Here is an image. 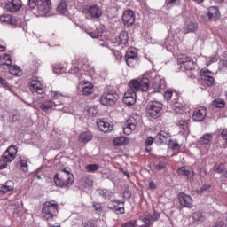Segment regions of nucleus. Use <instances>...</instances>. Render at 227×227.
<instances>
[{"label": "nucleus", "instance_id": "f257e3e1", "mask_svg": "<svg viewBox=\"0 0 227 227\" xmlns=\"http://www.w3.org/2000/svg\"><path fill=\"white\" fill-rule=\"evenodd\" d=\"M150 84H152L154 93H160L162 90H166V80L155 71L146 72L142 79L131 80L132 88L141 90V91H148Z\"/></svg>", "mask_w": 227, "mask_h": 227}, {"label": "nucleus", "instance_id": "f03ea898", "mask_svg": "<svg viewBox=\"0 0 227 227\" xmlns=\"http://www.w3.org/2000/svg\"><path fill=\"white\" fill-rule=\"evenodd\" d=\"M94 70L88 63H84V60L81 59H75L72 61V67L69 70V74L76 75L78 79H82L84 75H90Z\"/></svg>", "mask_w": 227, "mask_h": 227}, {"label": "nucleus", "instance_id": "7ed1b4c3", "mask_svg": "<svg viewBox=\"0 0 227 227\" xmlns=\"http://www.w3.org/2000/svg\"><path fill=\"white\" fill-rule=\"evenodd\" d=\"M164 98L168 104H170V107L174 113H176V114H183L185 112V107H184V105L178 102V92L167 90L164 92Z\"/></svg>", "mask_w": 227, "mask_h": 227}, {"label": "nucleus", "instance_id": "20e7f679", "mask_svg": "<svg viewBox=\"0 0 227 227\" xmlns=\"http://www.w3.org/2000/svg\"><path fill=\"white\" fill-rule=\"evenodd\" d=\"M35 106H37L41 111L47 113L49 110L53 109V111H62L63 113H68V108L59 107V105L54 102L52 99L45 100V95L43 98H37L34 100Z\"/></svg>", "mask_w": 227, "mask_h": 227}, {"label": "nucleus", "instance_id": "39448f33", "mask_svg": "<svg viewBox=\"0 0 227 227\" xmlns=\"http://www.w3.org/2000/svg\"><path fill=\"white\" fill-rule=\"evenodd\" d=\"M178 63L181 68L186 70V74L191 79H196L200 75V71L194 68V60H192V58L187 56L180 58Z\"/></svg>", "mask_w": 227, "mask_h": 227}, {"label": "nucleus", "instance_id": "423d86ee", "mask_svg": "<svg viewBox=\"0 0 227 227\" xmlns=\"http://www.w3.org/2000/svg\"><path fill=\"white\" fill-rule=\"evenodd\" d=\"M29 90L37 98H43L45 95V88L43 87V83L40 77L32 76L30 78Z\"/></svg>", "mask_w": 227, "mask_h": 227}, {"label": "nucleus", "instance_id": "0eeeda50", "mask_svg": "<svg viewBox=\"0 0 227 227\" xmlns=\"http://www.w3.org/2000/svg\"><path fill=\"white\" fill-rule=\"evenodd\" d=\"M42 212L44 219H46L47 221L54 219V217H58V214L59 212V206L54 200L46 201L43 206Z\"/></svg>", "mask_w": 227, "mask_h": 227}, {"label": "nucleus", "instance_id": "6e6552de", "mask_svg": "<svg viewBox=\"0 0 227 227\" xmlns=\"http://www.w3.org/2000/svg\"><path fill=\"white\" fill-rule=\"evenodd\" d=\"M164 105L159 101H149L146 105V112L150 118L153 120H157V118H160L162 114V108Z\"/></svg>", "mask_w": 227, "mask_h": 227}, {"label": "nucleus", "instance_id": "1a4fd4ad", "mask_svg": "<svg viewBox=\"0 0 227 227\" xmlns=\"http://www.w3.org/2000/svg\"><path fill=\"white\" fill-rule=\"evenodd\" d=\"M119 98L120 95L115 90H106L100 97V103L102 106H114Z\"/></svg>", "mask_w": 227, "mask_h": 227}, {"label": "nucleus", "instance_id": "9d476101", "mask_svg": "<svg viewBox=\"0 0 227 227\" xmlns=\"http://www.w3.org/2000/svg\"><path fill=\"white\" fill-rule=\"evenodd\" d=\"M0 21L3 24H9L12 27H22L23 31L27 29L25 21H21L20 20H17L15 17H12L10 14H4L0 17Z\"/></svg>", "mask_w": 227, "mask_h": 227}, {"label": "nucleus", "instance_id": "9b49d317", "mask_svg": "<svg viewBox=\"0 0 227 227\" xmlns=\"http://www.w3.org/2000/svg\"><path fill=\"white\" fill-rule=\"evenodd\" d=\"M37 17H47L49 13H51V10H52V4L51 0H39L38 4L35 8Z\"/></svg>", "mask_w": 227, "mask_h": 227}, {"label": "nucleus", "instance_id": "f8f14e48", "mask_svg": "<svg viewBox=\"0 0 227 227\" xmlns=\"http://www.w3.org/2000/svg\"><path fill=\"white\" fill-rule=\"evenodd\" d=\"M129 90H128L127 92H125L124 94V98H123V103L126 106H134V104H136V98H137V95L136 92L137 91H141V90H136L134 87H132V81L129 82Z\"/></svg>", "mask_w": 227, "mask_h": 227}, {"label": "nucleus", "instance_id": "ddd939ff", "mask_svg": "<svg viewBox=\"0 0 227 227\" xmlns=\"http://www.w3.org/2000/svg\"><path fill=\"white\" fill-rule=\"evenodd\" d=\"M82 12L85 15H89L90 19H100L103 13L102 8L98 4L83 7Z\"/></svg>", "mask_w": 227, "mask_h": 227}, {"label": "nucleus", "instance_id": "4468645a", "mask_svg": "<svg viewBox=\"0 0 227 227\" xmlns=\"http://www.w3.org/2000/svg\"><path fill=\"white\" fill-rule=\"evenodd\" d=\"M215 79L214 78V73L207 69H202L200 71V83L202 86H208L209 88L214 86Z\"/></svg>", "mask_w": 227, "mask_h": 227}, {"label": "nucleus", "instance_id": "2eb2a0df", "mask_svg": "<svg viewBox=\"0 0 227 227\" xmlns=\"http://www.w3.org/2000/svg\"><path fill=\"white\" fill-rule=\"evenodd\" d=\"M18 151L19 148L16 145H10L7 150L3 153L2 159H4V160L7 163L13 162V160H15V158L17 157Z\"/></svg>", "mask_w": 227, "mask_h": 227}, {"label": "nucleus", "instance_id": "dca6fc26", "mask_svg": "<svg viewBox=\"0 0 227 227\" xmlns=\"http://www.w3.org/2000/svg\"><path fill=\"white\" fill-rule=\"evenodd\" d=\"M59 178H63L66 184L70 187L74 184V174L72 168L67 167L58 172Z\"/></svg>", "mask_w": 227, "mask_h": 227}, {"label": "nucleus", "instance_id": "f3484780", "mask_svg": "<svg viewBox=\"0 0 227 227\" xmlns=\"http://www.w3.org/2000/svg\"><path fill=\"white\" fill-rule=\"evenodd\" d=\"M122 22L127 27H130L136 24V14L132 10H126L122 15Z\"/></svg>", "mask_w": 227, "mask_h": 227}, {"label": "nucleus", "instance_id": "a211bd4d", "mask_svg": "<svg viewBox=\"0 0 227 227\" xmlns=\"http://www.w3.org/2000/svg\"><path fill=\"white\" fill-rule=\"evenodd\" d=\"M181 207L184 208H192V198L184 192H180L177 196Z\"/></svg>", "mask_w": 227, "mask_h": 227}, {"label": "nucleus", "instance_id": "6ab92c4d", "mask_svg": "<svg viewBox=\"0 0 227 227\" xmlns=\"http://www.w3.org/2000/svg\"><path fill=\"white\" fill-rule=\"evenodd\" d=\"M136 119L134 117L129 118L122 128L123 133L126 134V136H130V134L136 130Z\"/></svg>", "mask_w": 227, "mask_h": 227}, {"label": "nucleus", "instance_id": "aec40b11", "mask_svg": "<svg viewBox=\"0 0 227 227\" xmlns=\"http://www.w3.org/2000/svg\"><path fill=\"white\" fill-rule=\"evenodd\" d=\"M193 121H203L207 118V108L205 106H200L193 111L192 115Z\"/></svg>", "mask_w": 227, "mask_h": 227}, {"label": "nucleus", "instance_id": "412c9836", "mask_svg": "<svg viewBox=\"0 0 227 227\" xmlns=\"http://www.w3.org/2000/svg\"><path fill=\"white\" fill-rule=\"evenodd\" d=\"M22 8V0H12L6 3L5 10L7 12H11L12 13H15L19 12Z\"/></svg>", "mask_w": 227, "mask_h": 227}, {"label": "nucleus", "instance_id": "4be33fe9", "mask_svg": "<svg viewBox=\"0 0 227 227\" xmlns=\"http://www.w3.org/2000/svg\"><path fill=\"white\" fill-rule=\"evenodd\" d=\"M50 95H51V98H53L54 100H59V103H58L59 107H67V106H65L67 99L68 98V97L67 95H64L63 93H61L59 91H54V90H51Z\"/></svg>", "mask_w": 227, "mask_h": 227}, {"label": "nucleus", "instance_id": "5701e85b", "mask_svg": "<svg viewBox=\"0 0 227 227\" xmlns=\"http://www.w3.org/2000/svg\"><path fill=\"white\" fill-rule=\"evenodd\" d=\"M208 20L215 22L221 19V12H219V7L211 6L207 11Z\"/></svg>", "mask_w": 227, "mask_h": 227}, {"label": "nucleus", "instance_id": "b1692460", "mask_svg": "<svg viewBox=\"0 0 227 227\" xmlns=\"http://www.w3.org/2000/svg\"><path fill=\"white\" fill-rule=\"evenodd\" d=\"M114 45H127L129 43V32L122 30L114 42Z\"/></svg>", "mask_w": 227, "mask_h": 227}, {"label": "nucleus", "instance_id": "393cba45", "mask_svg": "<svg viewBox=\"0 0 227 227\" xmlns=\"http://www.w3.org/2000/svg\"><path fill=\"white\" fill-rule=\"evenodd\" d=\"M97 126L101 132L107 134V132H111L113 130V125L107 122L105 119H99L97 121Z\"/></svg>", "mask_w": 227, "mask_h": 227}, {"label": "nucleus", "instance_id": "a878e982", "mask_svg": "<svg viewBox=\"0 0 227 227\" xmlns=\"http://www.w3.org/2000/svg\"><path fill=\"white\" fill-rule=\"evenodd\" d=\"M165 49L168 52H173L174 51H176L178 49V43L176 41H174L173 37H168L165 40L164 45Z\"/></svg>", "mask_w": 227, "mask_h": 227}, {"label": "nucleus", "instance_id": "bb28decb", "mask_svg": "<svg viewBox=\"0 0 227 227\" xmlns=\"http://www.w3.org/2000/svg\"><path fill=\"white\" fill-rule=\"evenodd\" d=\"M177 174L180 176H186L187 180H192L194 178V171L187 167H181L178 168Z\"/></svg>", "mask_w": 227, "mask_h": 227}, {"label": "nucleus", "instance_id": "cd10ccee", "mask_svg": "<svg viewBox=\"0 0 227 227\" xmlns=\"http://www.w3.org/2000/svg\"><path fill=\"white\" fill-rule=\"evenodd\" d=\"M93 139V133L91 131L85 129L82 130V133L79 136V141L80 143H90V141H92Z\"/></svg>", "mask_w": 227, "mask_h": 227}, {"label": "nucleus", "instance_id": "c85d7f7f", "mask_svg": "<svg viewBox=\"0 0 227 227\" xmlns=\"http://www.w3.org/2000/svg\"><path fill=\"white\" fill-rule=\"evenodd\" d=\"M53 182L56 187H60L61 189H68L70 187L63 179V177H59V174H55L53 177Z\"/></svg>", "mask_w": 227, "mask_h": 227}, {"label": "nucleus", "instance_id": "c756f323", "mask_svg": "<svg viewBox=\"0 0 227 227\" xmlns=\"http://www.w3.org/2000/svg\"><path fill=\"white\" fill-rule=\"evenodd\" d=\"M159 217H160V215H159V214L154 212V213L149 214L148 216L140 218V219L143 223H145V224H151L153 226V223L157 221Z\"/></svg>", "mask_w": 227, "mask_h": 227}, {"label": "nucleus", "instance_id": "7c9ffc66", "mask_svg": "<svg viewBox=\"0 0 227 227\" xmlns=\"http://www.w3.org/2000/svg\"><path fill=\"white\" fill-rule=\"evenodd\" d=\"M13 181H7L5 184H0V194H6V192H10L13 191Z\"/></svg>", "mask_w": 227, "mask_h": 227}, {"label": "nucleus", "instance_id": "2f4dec72", "mask_svg": "<svg viewBox=\"0 0 227 227\" xmlns=\"http://www.w3.org/2000/svg\"><path fill=\"white\" fill-rule=\"evenodd\" d=\"M198 30V23L194 21H190L184 25L183 27L184 33H194Z\"/></svg>", "mask_w": 227, "mask_h": 227}, {"label": "nucleus", "instance_id": "473e14b6", "mask_svg": "<svg viewBox=\"0 0 227 227\" xmlns=\"http://www.w3.org/2000/svg\"><path fill=\"white\" fill-rule=\"evenodd\" d=\"M40 67H42V61L38 59L32 61L30 65V72H31L32 77L36 76V74H38V70Z\"/></svg>", "mask_w": 227, "mask_h": 227}, {"label": "nucleus", "instance_id": "72a5a7b5", "mask_svg": "<svg viewBox=\"0 0 227 227\" xmlns=\"http://www.w3.org/2000/svg\"><path fill=\"white\" fill-rule=\"evenodd\" d=\"M98 192L99 196H101L102 198H105V200H111L113 198V195L114 194L113 191L104 189V188L98 189Z\"/></svg>", "mask_w": 227, "mask_h": 227}, {"label": "nucleus", "instance_id": "f704fd0d", "mask_svg": "<svg viewBox=\"0 0 227 227\" xmlns=\"http://www.w3.org/2000/svg\"><path fill=\"white\" fill-rule=\"evenodd\" d=\"M114 146H123V145H129V138L125 137H115L113 141Z\"/></svg>", "mask_w": 227, "mask_h": 227}, {"label": "nucleus", "instance_id": "c9c22d12", "mask_svg": "<svg viewBox=\"0 0 227 227\" xmlns=\"http://www.w3.org/2000/svg\"><path fill=\"white\" fill-rule=\"evenodd\" d=\"M210 143H212V134L207 133L203 135L200 139V145H205L206 146H210Z\"/></svg>", "mask_w": 227, "mask_h": 227}, {"label": "nucleus", "instance_id": "e433bc0d", "mask_svg": "<svg viewBox=\"0 0 227 227\" xmlns=\"http://www.w3.org/2000/svg\"><path fill=\"white\" fill-rule=\"evenodd\" d=\"M20 169L24 173H27L29 171V165H27V159L24 156L20 157Z\"/></svg>", "mask_w": 227, "mask_h": 227}, {"label": "nucleus", "instance_id": "4c0bfd02", "mask_svg": "<svg viewBox=\"0 0 227 227\" xmlns=\"http://www.w3.org/2000/svg\"><path fill=\"white\" fill-rule=\"evenodd\" d=\"M83 95H91L93 93V83L87 82L82 85Z\"/></svg>", "mask_w": 227, "mask_h": 227}, {"label": "nucleus", "instance_id": "58836bf2", "mask_svg": "<svg viewBox=\"0 0 227 227\" xmlns=\"http://www.w3.org/2000/svg\"><path fill=\"white\" fill-rule=\"evenodd\" d=\"M58 12L59 13H62V15H65L68 12V5L67 4V2L65 0H62L57 6Z\"/></svg>", "mask_w": 227, "mask_h": 227}, {"label": "nucleus", "instance_id": "ea45409f", "mask_svg": "<svg viewBox=\"0 0 227 227\" xmlns=\"http://www.w3.org/2000/svg\"><path fill=\"white\" fill-rule=\"evenodd\" d=\"M125 59H139V57H137V49L129 48L126 51Z\"/></svg>", "mask_w": 227, "mask_h": 227}, {"label": "nucleus", "instance_id": "a19ab883", "mask_svg": "<svg viewBox=\"0 0 227 227\" xmlns=\"http://www.w3.org/2000/svg\"><path fill=\"white\" fill-rule=\"evenodd\" d=\"M167 137H168V133L164 131H160L155 137V143H157V145H162V143L166 141Z\"/></svg>", "mask_w": 227, "mask_h": 227}, {"label": "nucleus", "instance_id": "79ce46f5", "mask_svg": "<svg viewBox=\"0 0 227 227\" xmlns=\"http://www.w3.org/2000/svg\"><path fill=\"white\" fill-rule=\"evenodd\" d=\"M212 106L216 107L217 109H224L226 106V101H224V99L216 98L213 100Z\"/></svg>", "mask_w": 227, "mask_h": 227}, {"label": "nucleus", "instance_id": "37998d69", "mask_svg": "<svg viewBox=\"0 0 227 227\" xmlns=\"http://www.w3.org/2000/svg\"><path fill=\"white\" fill-rule=\"evenodd\" d=\"M192 217L194 223H203V221H205V216L203 215V213L200 211L194 212L192 215Z\"/></svg>", "mask_w": 227, "mask_h": 227}, {"label": "nucleus", "instance_id": "c03bdc74", "mask_svg": "<svg viewBox=\"0 0 227 227\" xmlns=\"http://www.w3.org/2000/svg\"><path fill=\"white\" fill-rule=\"evenodd\" d=\"M219 61V55H212L210 57H206V65L207 67H210L212 63H217Z\"/></svg>", "mask_w": 227, "mask_h": 227}, {"label": "nucleus", "instance_id": "a18cd8bd", "mask_svg": "<svg viewBox=\"0 0 227 227\" xmlns=\"http://www.w3.org/2000/svg\"><path fill=\"white\" fill-rule=\"evenodd\" d=\"M224 169H226V166L224 163H219V164H215L213 171L215 173H224Z\"/></svg>", "mask_w": 227, "mask_h": 227}, {"label": "nucleus", "instance_id": "49530a36", "mask_svg": "<svg viewBox=\"0 0 227 227\" xmlns=\"http://www.w3.org/2000/svg\"><path fill=\"white\" fill-rule=\"evenodd\" d=\"M168 166V163L163 160H160L157 163L153 164V168H156L158 171H162L166 167Z\"/></svg>", "mask_w": 227, "mask_h": 227}, {"label": "nucleus", "instance_id": "de8ad7c7", "mask_svg": "<svg viewBox=\"0 0 227 227\" xmlns=\"http://www.w3.org/2000/svg\"><path fill=\"white\" fill-rule=\"evenodd\" d=\"M126 59V64L130 68H134V67H136V65H137L139 61V59Z\"/></svg>", "mask_w": 227, "mask_h": 227}, {"label": "nucleus", "instance_id": "09e8293b", "mask_svg": "<svg viewBox=\"0 0 227 227\" xmlns=\"http://www.w3.org/2000/svg\"><path fill=\"white\" fill-rule=\"evenodd\" d=\"M9 72L12 75H19V72H20V67L17 65L10 66Z\"/></svg>", "mask_w": 227, "mask_h": 227}, {"label": "nucleus", "instance_id": "8fccbe9b", "mask_svg": "<svg viewBox=\"0 0 227 227\" xmlns=\"http://www.w3.org/2000/svg\"><path fill=\"white\" fill-rule=\"evenodd\" d=\"M180 3V0H165V6L169 10L170 8H173V6H176V4H178Z\"/></svg>", "mask_w": 227, "mask_h": 227}, {"label": "nucleus", "instance_id": "3c124183", "mask_svg": "<svg viewBox=\"0 0 227 227\" xmlns=\"http://www.w3.org/2000/svg\"><path fill=\"white\" fill-rule=\"evenodd\" d=\"M53 72L54 74H61L62 72H65V67L61 66L60 64H55L52 65Z\"/></svg>", "mask_w": 227, "mask_h": 227}, {"label": "nucleus", "instance_id": "603ef678", "mask_svg": "<svg viewBox=\"0 0 227 227\" xmlns=\"http://www.w3.org/2000/svg\"><path fill=\"white\" fill-rule=\"evenodd\" d=\"M98 168H100L98 164H89L86 166L88 173H95Z\"/></svg>", "mask_w": 227, "mask_h": 227}, {"label": "nucleus", "instance_id": "864d4df0", "mask_svg": "<svg viewBox=\"0 0 227 227\" xmlns=\"http://www.w3.org/2000/svg\"><path fill=\"white\" fill-rule=\"evenodd\" d=\"M93 208L98 215L102 214V204L100 202H93Z\"/></svg>", "mask_w": 227, "mask_h": 227}, {"label": "nucleus", "instance_id": "5fc2aeb1", "mask_svg": "<svg viewBox=\"0 0 227 227\" xmlns=\"http://www.w3.org/2000/svg\"><path fill=\"white\" fill-rule=\"evenodd\" d=\"M40 0H27V4L31 10H36V7L38 6V2Z\"/></svg>", "mask_w": 227, "mask_h": 227}, {"label": "nucleus", "instance_id": "6e6d98bb", "mask_svg": "<svg viewBox=\"0 0 227 227\" xmlns=\"http://www.w3.org/2000/svg\"><path fill=\"white\" fill-rule=\"evenodd\" d=\"M121 227H137V220H131L122 223Z\"/></svg>", "mask_w": 227, "mask_h": 227}, {"label": "nucleus", "instance_id": "4d7b16f0", "mask_svg": "<svg viewBox=\"0 0 227 227\" xmlns=\"http://www.w3.org/2000/svg\"><path fill=\"white\" fill-rule=\"evenodd\" d=\"M210 187H212L210 184H204L202 185V187L197 191L198 194H203V192L208 191V189H210Z\"/></svg>", "mask_w": 227, "mask_h": 227}, {"label": "nucleus", "instance_id": "13d9d810", "mask_svg": "<svg viewBox=\"0 0 227 227\" xmlns=\"http://www.w3.org/2000/svg\"><path fill=\"white\" fill-rule=\"evenodd\" d=\"M169 146L170 148H172V150H180V145L176 140H171L169 143Z\"/></svg>", "mask_w": 227, "mask_h": 227}, {"label": "nucleus", "instance_id": "bf43d9fd", "mask_svg": "<svg viewBox=\"0 0 227 227\" xmlns=\"http://www.w3.org/2000/svg\"><path fill=\"white\" fill-rule=\"evenodd\" d=\"M178 127L179 129H181V130H186L188 127V121H180L178 123Z\"/></svg>", "mask_w": 227, "mask_h": 227}, {"label": "nucleus", "instance_id": "052dcab7", "mask_svg": "<svg viewBox=\"0 0 227 227\" xmlns=\"http://www.w3.org/2000/svg\"><path fill=\"white\" fill-rule=\"evenodd\" d=\"M153 143H155V138H153V137H148L145 139V146L149 147V146H152V145H153Z\"/></svg>", "mask_w": 227, "mask_h": 227}, {"label": "nucleus", "instance_id": "680f3d73", "mask_svg": "<svg viewBox=\"0 0 227 227\" xmlns=\"http://www.w3.org/2000/svg\"><path fill=\"white\" fill-rule=\"evenodd\" d=\"M2 59H4V61L9 62V63H5L7 67H10V65H12V56H10L9 54L2 55Z\"/></svg>", "mask_w": 227, "mask_h": 227}, {"label": "nucleus", "instance_id": "e2e57ef3", "mask_svg": "<svg viewBox=\"0 0 227 227\" xmlns=\"http://www.w3.org/2000/svg\"><path fill=\"white\" fill-rule=\"evenodd\" d=\"M94 31L97 33L99 40H102V35H104V28L102 27H98Z\"/></svg>", "mask_w": 227, "mask_h": 227}, {"label": "nucleus", "instance_id": "0e129e2a", "mask_svg": "<svg viewBox=\"0 0 227 227\" xmlns=\"http://www.w3.org/2000/svg\"><path fill=\"white\" fill-rule=\"evenodd\" d=\"M112 203H114L115 205L119 207H125V201L120 200V199H114L112 200Z\"/></svg>", "mask_w": 227, "mask_h": 227}, {"label": "nucleus", "instance_id": "69168bd1", "mask_svg": "<svg viewBox=\"0 0 227 227\" xmlns=\"http://www.w3.org/2000/svg\"><path fill=\"white\" fill-rule=\"evenodd\" d=\"M83 227H97V223L93 220H90L83 223Z\"/></svg>", "mask_w": 227, "mask_h": 227}, {"label": "nucleus", "instance_id": "338daca9", "mask_svg": "<svg viewBox=\"0 0 227 227\" xmlns=\"http://www.w3.org/2000/svg\"><path fill=\"white\" fill-rule=\"evenodd\" d=\"M210 227H226V223L223 221L215 222Z\"/></svg>", "mask_w": 227, "mask_h": 227}, {"label": "nucleus", "instance_id": "774afa93", "mask_svg": "<svg viewBox=\"0 0 227 227\" xmlns=\"http://www.w3.org/2000/svg\"><path fill=\"white\" fill-rule=\"evenodd\" d=\"M114 214H117V215L118 214H121V215L125 214V206L118 207Z\"/></svg>", "mask_w": 227, "mask_h": 227}]
</instances>
